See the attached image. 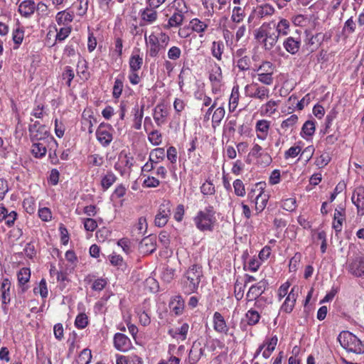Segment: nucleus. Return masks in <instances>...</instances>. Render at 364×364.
I'll use <instances>...</instances> for the list:
<instances>
[{
	"mask_svg": "<svg viewBox=\"0 0 364 364\" xmlns=\"http://www.w3.org/2000/svg\"><path fill=\"white\" fill-rule=\"evenodd\" d=\"M301 41L299 37L294 38L289 36L283 42L284 49L290 54H296L301 47Z\"/></svg>",
	"mask_w": 364,
	"mask_h": 364,
	"instance_id": "19",
	"label": "nucleus"
},
{
	"mask_svg": "<svg viewBox=\"0 0 364 364\" xmlns=\"http://www.w3.org/2000/svg\"><path fill=\"white\" fill-rule=\"evenodd\" d=\"M140 16L141 21L148 24H151L156 21L158 18V13L155 9L149 6L140 11Z\"/></svg>",
	"mask_w": 364,
	"mask_h": 364,
	"instance_id": "28",
	"label": "nucleus"
},
{
	"mask_svg": "<svg viewBox=\"0 0 364 364\" xmlns=\"http://www.w3.org/2000/svg\"><path fill=\"white\" fill-rule=\"evenodd\" d=\"M224 48V43L222 41H213L211 46V53L213 56L218 60H221Z\"/></svg>",
	"mask_w": 364,
	"mask_h": 364,
	"instance_id": "40",
	"label": "nucleus"
},
{
	"mask_svg": "<svg viewBox=\"0 0 364 364\" xmlns=\"http://www.w3.org/2000/svg\"><path fill=\"white\" fill-rule=\"evenodd\" d=\"M145 41L149 55L151 58H156L161 51L165 50L170 41V37L164 32L157 34L151 33L148 37L145 35Z\"/></svg>",
	"mask_w": 364,
	"mask_h": 364,
	"instance_id": "2",
	"label": "nucleus"
},
{
	"mask_svg": "<svg viewBox=\"0 0 364 364\" xmlns=\"http://www.w3.org/2000/svg\"><path fill=\"white\" fill-rule=\"evenodd\" d=\"M274 24L272 27L270 23H263L255 34L256 38H263L265 50H271L278 41L279 35L274 31Z\"/></svg>",
	"mask_w": 364,
	"mask_h": 364,
	"instance_id": "5",
	"label": "nucleus"
},
{
	"mask_svg": "<svg viewBox=\"0 0 364 364\" xmlns=\"http://www.w3.org/2000/svg\"><path fill=\"white\" fill-rule=\"evenodd\" d=\"M117 181V176L112 171H107L102 176L101 180V186L104 191L109 189Z\"/></svg>",
	"mask_w": 364,
	"mask_h": 364,
	"instance_id": "39",
	"label": "nucleus"
},
{
	"mask_svg": "<svg viewBox=\"0 0 364 364\" xmlns=\"http://www.w3.org/2000/svg\"><path fill=\"white\" fill-rule=\"evenodd\" d=\"M75 77V73L73 69L70 66L65 67L63 72L62 73V78L65 81L66 85L70 87L71 85V82Z\"/></svg>",
	"mask_w": 364,
	"mask_h": 364,
	"instance_id": "56",
	"label": "nucleus"
},
{
	"mask_svg": "<svg viewBox=\"0 0 364 364\" xmlns=\"http://www.w3.org/2000/svg\"><path fill=\"white\" fill-rule=\"evenodd\" d=\"M189 26L191 31L198 33L200 37H203V33L208 27L205 22L200 21L198 18H195L191 20L189 22Z\"/></svg>",
	"mask_w": 364,
	"mask_h": 364,
	"instance_id": "30",
	"label": "nucleus"
},
{
	"mask_svg": "<svg viewBox=\"0 0 364 364\" xmlns=\"http://www.w3.org/2000/svg\"><path fill=\"white\" fill-rule=\"evenodd\" d=\"M175 275V269L171 267H165L161 273V279L167 283L171 282Z\"/></svg>",
	"mask_w": 364,
	"mask_h": 364,
	"instance_id": "62",
	"label": "nucleus"
},
{
	"mask_svg": "<svg viewBox=\"0 0 364 364\" xmlns=\"http://www.w3.org/2000/svg\"><path fill=\"white\" fill-rule=\"evenodd\" d=\"M239 85H236L233 86L231 92V95L229 99V110L230 112H234L238 106L240 99V91Z\"/></svg>",
	"mask_w": 364,
	"mask_h": 364,
	"instance_id": "35",
	"label": "nucleus"
},
{
	"mask_svg": "<svg viewBox=\"0 0 364 364\" xmlns=\"http://www.w3.org/2000/svg\"><path fill=\"white\" fill-rule=\"evenodd\" d=\"M77 73L80 78L87 80L90 77V73L87 70V62L83 58H80L77 64Z\"/></svg>",
	"mask_w": 364,
	"mask_h": 364,
	"instance_id": "42",
	"label": "nucleus"
},
{
	"mask_svg": "<svg viewBox=\"0 0 364 364\" xmlns=\"http://www.w3.org/2000/svg\"><path fill=\"white\" fill-rule=\"evenodd\" d=\"M202 277L203 272L200 266L197 264L191 266L184 275V280L183 282V292L186 294L195 292L198 288Z\"/></svg>",
	"mask_w": 364,
	"mask_h": 364,
	"instance_id": "3",
	"label": "nucleus"
},
{
	"mask_svg": "<svg viewBox=\"0 0 364 364\" xmlns=\"http://www.w3.org/2000/svg\"><path fill=\"white\" fill-rule=\"evenodd\" d=\"M23 208H25L26 211L29 214H33L36 211V203L35 200L33 197H29L26 199H24L23 203Z\"/></svg>",
	"mask_w": 364,
	"mask_h": 364,
	"instance_id": "61",
	"label": "nucleus"
},
{
	"mask_svg": "<svg viewBox=\"0 0 364 364\" xmlns=\"http://www.w3.org/2000/svg\"><path fill=\"white\" fill-rule=\"evenodd\" d=\"M234 192L240 197L245 196L246 192L243 182L240 179H236L233 182Z\"/></svg>",
	"mask_w": 364,
	"mask_h": 364,
	"instance_id": "59",
	"label": "nucleus"
},
{
	"mask_svg": "<svg viewBox=\"0 0 364 364\" xmlns=\"http://www.w3.org/2000/svg\"><path fill=\"white\" fill-rule=\"evenodd\" d=\"M245 318L249 326H255L257 324L260 320V312L254 308H251L246 312Z\"/></svg>",
	"mask_w": 364,
	"mask_h": 364,
	"instance_id": "37",
	"label": "nucleus"
},
{
	"mask_svg": "<svg viewBox=\"0 0 364 364\" xmlns=\"http://www.w3.org/2000/svg\"><path fill=\"white\" fill-rule=\"evenodd\" d=\"M113 129L109 124L101 123L96 131L98 141L103 146H108L112 141Z\"/></svg>",
	"mask_w": 364,
	"mask_h": 364,
	"instance_id": "8",
	"label": "nucleus"
},
{
	"mask_svg": "<svg viewBox=\"0 0 364 364\" xmlns=\"http://www.w3.org/2000/svg\"><path fill=\"white\" fill-rule=\"evenodd\" d=\"M92 359L91 350L88 348L83 349L77 357L78 364H89Z\"/></svg>",
	"mask_w": 364,
	"mask_h": 364,
	"instance_id": "51",
	"label": "nucleus"
},
{
	"mask_svg": "<svg viewBox=\"0 0 364 364\" xmlns=\"http://www.w3.org/2000/svg\"><path fill=\"white\" fill-rule=\"evenodd\" d=\"M165 149L164 148H156L153 149L149 154V161L159 164L165 158Z\"/></svg>",
	"mask_w": 364,
	"mask_h": 364,
	"instance_id": "41",
	"label": "nucleus"
},
{
	"mask_svg": "<svg viewBox=\"0 0 364 364\" xmlns=\"http://www.w3.org/2000/svg\"><path fill=\"white\" fill-rule=\"evenodd\" d=\"M185 19V16H182L181 14H172L170 18L168 20L166 24L164 26V28L170 29L171 28H178L180 27Z\"/></svg>",
	"mask_w": 364,
	"mask_h": 364,
	"instance_id": "34",
	"label": "nucleus"
},
{
	"mask_svg": "<svg viewBox=\"0 0 364 364\" xmlns=\"http://www.w3.org/2000/svg\"><path fill=\"white\" fill-rule=\"evenodd\" d=\"M134 158L126 154L121 153L117 162L114 165L116 171H119L122 176L130 173L134 164Z\"/></svg>",
	"mask_w": 364,
	"mask_h": 364,
	"instance_id": "10",
	"label": "nucleus"
},
{
	"mask_svg": "<svg viewBox=\"0 0 364 364\" xmlns=\"http://www.w3.org/2000/svg\"><path fill=\"white\" fill-rule=\"evenodd\" d=\"M338 341L347 351L356 354L364 353V344L358 338L349 331H342L338 336Z\"/></svg>",
	"mask_w": 364,
	"mask_h": 364,
	"instance_id": "4",
	"label": "nucleus"
},
{
	"mask_svg": "<svg viewBox=\"0 0 364 364\" xmlns=\"http://www.w3.org/2000/svg\"><path fill=\"white\" fill-rule=\"evenodd\" d=\"M113 343L114 348L122 352H126L132 348L130 339L124 334L117 333L114 336Z\"/></svg>",
	"mask_w": 364,
	"mask_h": 364,
	"instance_id": "12",
	"label": "nucleus"
},
{
	"mask_svg": "<svg viewBox=\"0 0 364 364\" xmlns=\"http://www.w3.org/2000/svg\"><path fill=\"white\" fill-rule=\"evenodd\" d=\"M209 80L211 83L212 92L213 94L220 93L223 86V74L221 68L218 65L215 64L213 67L209 75Z\"/></svg>",
	"mask_w": 364,
	"mask_h": 364,
	"instance_id": "9",
	"label": "nucleus"
},
{
	"mask_svg": "<svg viewBox=\"0 0 364 364\" xmlns=\"http://www.w3.org/2000/svg\"><path fill=\"white\" fill-rule=\"evenodd\" d=\"M31 151L35 157L41 158L46 155V148L42 143H33Z\"/></svg>",
	"mask_w": 364,
	"mask_h": 364,
	"instance_id": "53",
	"label": "nucleus"
},
{
	"mask_svg": "<svg viewBox=\"0 0 364 364\" xmlns=\"http://www.w3.org/2000/svg\"><path fill=\"white\" fill-rule=\"evenodd\" d=\"M36 4L33 0H25L18 6V11L23 16L28 17L34 13Z\"/></svg>",
	"mask_w": 364,
	"mask_h": 364,
	"instance_id": "29",
	"label": "nucleus"
},
{
	"mask_svg": "<svg viewBox=\"0 0 364 364\" xmlns=\"http://www.w3.org/2000/svg\"><path fill=\"white\" fill-rule=\"evenodd\" d=\"M188 330L189 325L187 323H184L176 329H170L168 333L173 338L183 341L187 338Z\"/></svg>",
	"mask_w": 364,
	"mask_h": 364,
	"instance_id": "24",
	"label": "nucleus"
},
{
	"mask_svg": "<svg viewBox=\"0 0 364 364\" xmlns=\"http://www.w3.org/2000/svg\"><path fill=\"white\" fill-rule=\"evenodd\" d=\"M257 16L260 18L271 16L275 12L274 6L269 4H264L258 6L255 10Z\"/></svg>",
	"mask_w": 364,
	"mask_h": 364,
	"instance_id": "31",
	"label": "nucleus"
},
{
	"mask_svg": "<svg viewBox=\"0 0 364 364\" xmlns=\"http://www.w3.org/2000/svg\"><path fill=\"white\" fill-rule=\"evenodd\" d=\"M245 17L244 10L240 6H235L232 9L231 20L235 23H240Z\"/></svg>",
	"mask_w": 364,
	"mask_h": 364,
	"instance_id": "57",
	"label": "nucleus"
},
{
	"mask_svg": "<svg viewBox=\"0 0 364 364\" xmlns=\"http://www.w3.org/2000/svg\"><path fill=\"white\" fill-rule=\"evenodd\" d=\"M35 294L39 293L43 299H45L48 295V290L47 283L45 279H42L37 287L33 289Z\"/></svg>",
	"mask_w": 364,
	"mask_h": 364,
	"instance_id": "55",
	"label": "nucleus"
},
{
	"mask_svg": "<svg viewBox=\"0 0 364 364\" xmlns=\"http://www.w3.org/2000/svg\"><path fill=\"white\" fill-rule=\"evenodd\" d=\"M170 7L173 9V14L185 16L188 12V6L184 0H173L170 4Z\"/></svg>",
	"mask_w": 364,
	"mask_h": 364,
	"instance_id": "36",
	"label": "nucleus"
},
{
	"mask_svg": "<svg viewBox=\"0 0 364 364\" xmlns=\"http://www.w3.org/2000/svg\"><path fill=\"white\" fill-rule=\"evenodd\" d=\"M315 130V122L312 120H308L304 124L301 134L303 137L311 136L314 134Z\"/></svg>",
	"mask_w": 364,
	"mask_h": 364,
	"instance_id": "44",
	"label": "nucleus"
},
{
	"mask_svg": "<svg viewBox=\"0 0 364 364\" xmlns=\"http://www.w3.org/2000/svg\"><path fill=\"white\" fill-rule=\"evenodd\" d=\"M148 139L150 143L156 146L161 143L162 136L158 130H152L148 134Z\"/></svg>",
	"mask_w": 364,
	"mask_h": 364,
	"instance_id": "60",
	"label": "nucleus"
},
{
	"mask_svg": "<svg viewBox=\"0 0 364 364\" xmlns=\"http://www.w3.org/2000/svg\"><path fill=\"white\" fill-rule=\"evenodd\" d=\"M205 348L200 341H194L188 354L189 364H196L204 355Z\"/></svg>",
	"mask_w": 364,
	"mask_h": 364,
	"instance_id": "16",
	"label": "nucleus"
},
{
	"mask_svg": "<svg viewBox=\"0 0 364 364\" xmlns=\"http://www.w3.org/2000/svg\"><path fill=\"white\" fill-rule=\"evenodd\" d=\"M345 220V209L340 206L336 208L334 212L333 228L336 232H341L342 230L343 223Z\"/></svg>",
	"mask_w": 364,
	"mask_h": 364,
	"instance_id": "25",
	"label": "nucleus"
},
{
	"mask_svg": "<svg viewBox=\"0 0 364 364\" xmlns=\"http://www.w3.org/2000/svg\"><path fill=\"white\" fill-rule=\"evenodd\" d=\"M156 237L150 235L144 237L139 244V250L144 254H151L156 250Z\"/></svg>",
	"mask_w": 364,
	"mask_h": 364,
	"instance_id": "22",
	"label": "nucleus"
},
{
	"mask_svg": "<svg viewBox=\"0 0 364 364\" xmlns=\"http://www.w3.org/2000/svg\"><path fill=\"white\" fill-rule=\"evenodd\" d=\"M144 105L141 106V109H139L137 106H136L134 109V128L135 129H140L141 127V122L142 118L144 116Z\"/></svg>",
	"mask_w": 364,
	"mask_h": 364,
	"instance_id": "46",
	"label": "nucleus"
},
{
	"mask_svg": "<svg viewBox=\"0 0 364 364\" xmlns=\"http://www.w3.org/2000/svg\"><path fill=\"white\" fill-rule=\"evenodd\" d=\"M88 324V318L85 314H80L77 316L75 325L77 328H85Z\"/></svg>",
	"mask_w": 364,
	"mask_h": 364,
	"instance_id": "64",
	"label": "nucleus"
},
{
	"mask_svg": "<svg viewBox=\"0 0 364 364\" xmlns=\"http://www.w3.org/2000/svg\"><path fill=\"white\" fill-rule=\"evenodd\" d=\"M29 134L31 140L40 141L48 136V131L45 125L41 124L38 122H35L29 126Z\"/></svg>",
	"mask_w": 364,
	"mask_h": 364,
	"instance_id": "11",
	"label": "nucleus"
},
{
	"mask_svg": "<svg viewBox=\"0 0 364 364\" xmlns=\"http://www.w3.org/2000/svg\"><path fill=\"white\" fill-rule=\"evenodd\" d=\"M11 282L9 279L5 278L3 279L0 290L1 291V301L2 303L6 304L10 302V288Z\"/></svg>",
	"mask_w": 364,
	"mask_h": 364,
	"instance_id": "33",
	"label": "nucleus"
},
{
	"mask_svg": "<svg viewBox=\"0 0 364 364\" xmlns=\"http://www.w3.org/2000/svg\"><path fill=\"white\" fill-rule=\"evenodd\" d=\"M169 307L176 315H180L183 312L184 302L181 296H176L170 301Z\"/></svg>",
	"mask_w": 364,
	"mask_h": 364,
	"instance_id": "38",
	"label": "nucleus"
},
{
	"mask_svg": "<svg viewBox=\"0 0 364 364\" xmlns=\"http://www.w3.org/2000/svg\"><path fill=\"white\" fill-rule=\"evenodd\" d=\"M225 110L224 107H219L213 112V117H212V123L213 127H215L217 126H219L221 121L225 117Z\"/></svg>",
	"mask_w": 364,
	"mask_h": 364,
	"instance_id": "45",
	"label": "nucleus"
},
{
	"mask_svg": "<svg viewBox=\"0 0 364 364\" xmlns=\"http://www.w3.org/2000/svg\"><path fill=\"white\" fill-rule=\"evenodd\" d=\"M168 110L163 105H157L154 109L153 117L156 124L161 127L166 122Z\"/></svg>",
	"mask_w": 364,
	"mask_h": 364,
	"instance_id": "21",
	"label": "nucleus"
},
{
	"mask_svg": "<svg viewBox=\"0 0 364 364\" xmlns=\"http://www.w3.org/2000/svg\"><path fill=\"white\" fill-rule=\"evenodd\" d=\"M244 91L246 97L260 101H264L270 96L269 88L255 82L247 85L245 87Z\"/></svg>",
	"mask_w": 364,
	"mask_h": 364,
	"instance_id": "6",
	"label": "nucleus"
},
{
	"mask_svg": "<svg viewBox=\"0 0 364 364\" xmlns=\"http://www.w3.org/2000/svg\"><path fill=\"white\" fill-rule=\"evenodd\" d=\"M215 212L213 206L205 207L199 210L193 218V222L198 230L202 232H212L216 223Z\"/></svg>",
	"mask_w": 364,
	"mask_h": 364,
	"instance_id": "1",
	"label": "nucleus"
},
{
	"mask_svg": "<svg viewBox=\"0 0 364 364\" xmlns=\"http://www.w3.org/2000/svg\"><path fill=\"white\" fill-rule=\"evenodd\" d=\"M353 203L356 206L358 214L364 215V187H357L351 198Z\"/></svg>",
	"mask_w": 364,
	"mask_h": 364,
	"instance_id": "15",
	"label": "nucleus"
},
{
	"mask_svg": "<svg viewBox=\"0 0 364 364\" xmlns=\"http://www.w3.org/2000/svg\"><path fill=\"white\" fill-rule=\"evenodd\" d=\"M271 127V122L267 119H259L255 124V132L257 138L264 141L267 139Z\"/></svg>",
	"mask_w": 364,
	"mask_h": 364,
	"instance_id": "14",
	"label": "nucleus"
},
{
	"mask_svg": "<svg viewBox=\"0 0 364 364\" xmlns=\"http://www.w3.org/2000/svg\"><path fill=\"white\" fill-rule=\"evenodd\" d=\"M96 123V119L92 117V112L90 109H85L82 115V129L88 133L93 132L92 126Z\"/></svg>",
	"mask_w": 364,
	"mask_h": 364,
	"instance_id": "23",
	"label": "nucleus"
},
{
	"mask_svg": "<svg viewBox=\"0 0 364 364\" xmlns=\"http://www.w3.org/2000/svg\"><path fill=\"white\" fill-rule=\"evenodd\" d=\"M143 64V58L139 55H132L129 59L130 70L138 71Z\"/></svg>",
	"mask_w": 364,
	"mask_h": 364,
	"instance_id": "49",
	"label": "nucleus"
},
{
	"mask_svg": "<svg viewBox=\"0 0 364 364\" xmlns=\"http://www.w3.org/2000/svg\"><path fill=\"white\" fill-rule=\"evenodd\" d=\"M73 12L69 11L68 9L58 12L55 16L56 22L59 26L63 25L66 26L73 21Z\"/></svg>",
	"mask_w": 364,
	"mask_h": 364,
	"instance_id": "27",
	"label": "nucleus"
},
{
	"mask_svg": "<svg viewBox=\"0 0 364 364\" xmlns=\"http://www.w3.org/2000/svg\"><path fill=\"white\" fill-rule=\"evenodd\" d=\"M265 290V282H259L252 286L249 289L247 294L246 299L247 302L252 301L258 299L264 291Z\"/></svg>",
	"mask_w": 364,
	"mask_h": 364,
	"instance_id": "18",
	"label": "nucleus"
},
{
	"mask_svg": "<svg viewBox=\"0 0 364 364\" xmlns=\"http://www.w3.org/2000/svg\"><path fill=\"white\" fill-rule=\"evenodd\" d=\"M265 186L266 184L263 182H259L255 184L248 193V199L250 201L254 202L256 200L257 195L260 194L263 189L265 188Z\"/></svg>",
	"mask_w": 364,
	"mask_h": 364,
	"instance_id": "43",
	"label": "nucleus"
},
{
	"mask_svg": "<svg viewBox=\"0 0 364 364\" xmlns=\"http://www.w3.org/2000/svg\"><path fill=\"white\" fill-rule=\"evenodd\" d=\"M213 323V328L216 332L228 335L229 327L228 326L224 317L218 311L214 313Z\"/></svg>",
	"mask_w": 364,
	"mask_h": 364,
	"instance_id": "17",
	"label": "nucleus"
},
{
	"mask_svg": "<svg viewBox=\"0 0 364 364\" xmlns=\"http://www.w3.org/2000/svg\"><path fill=\"white\" fill-rule=\"evenodd\" d=\"M269 195L267 193L264 189L261 192L260 194L257 195L256 200L254 201L255 203V209L259 213L262 212L266 207Z\"/></svg>",
	"mask_w": 364,
	"mask_h": 364,
	"instance_id": "32",
	"label": "nucleus"
},
{
	"mask_svg": "<svg viewBox=\"0 0 364 364\" xmlns=\"http://www.w3.org/2000/svg\"><path fill=\"white\" fill-rule=\"evenodd\" d=\"M298 289L296 287L291 288L281 306L282 311L289 314L293 311L298 296Z\"/></svg>",
	"mask_w": 364,
	"mask_h": 364,
	"instance_id": "13",
	"label": "nucleus"
},
{
	"mask_svg": "<svg viewBox=\"0 0 364 364\" xmlns=\"http://www.w3.org/2000/svg\"><path fill=\"white\" fill-rule=\"evenodd\" d=\"M278 106L279 101H276L272 99L261 106L260 114L263 116L271 117L276 113Z\"/></svg>",
	"mask_w": 364,
	"mask_h": 364,
	"instance_id": "26",
	"label": "nucleus"
},
{
	"mask_svg": "<svg viewBox=\"0 0 364 364\" xmlns=\"http://www.w3.org/2000/svg\"><path fill=\"white\" fill-rule=\"evenodd\" d=\"M245 284L237 279L235 283L234 293L237 301L241 300L244 296Z\"/></svg>",
	"mask_w": 364,
	"mask_h": 364,
	"instance_id": "54",
	"label": "nucleus"
},
{
	"mask_svg": "<svg viewBox=\"0 0 364 364\" xmlns=\"http://www.w3.org/2000/svg\"><path fill=\"white\" fill-rule=\"evenodd\" d=\"M298 122V117L296 114H292L281 124V128L285 131L292 130Z\"/></svg>",
	"mask_w": 364,
	"mask_h": 364,
	"instance_id": "50",
	"label": "nucleus"
},
{
	"mask_svg": "<svg viewBox=\"0 0 364 364\" xmlns=\"http://www.w3.org/2000/svg\"><path fill=\"white\" fill-rule=\"evenodd\" d=\"M275 70V66L272 63L269 61H264L262 64L257 68L256 72L257 75H262L265 73H274Z\"/></svg>",
	"mask_w": 364,
	"mask_h": 364,
	"instance_id": "47",
	"label": "nucleus"
},
{
	"mask_svg": "<svg viewBox=\"0 0 364 364\" xmlns=\"http://www.w3.org/2000/svg\"><path fill=\"white\" fill-rule=\"evenodd\" d=\"M38 16L41 18L48 17L50 14V9L48 6L44 4L43 2H39L37 5H36V10Z\"/></svg>",
	"mask_w": 364,
	"mask_h": 364,
	"instance_id": "58",
	"label": "nucleus"
},
{
	"mask_svg": "<svg viewBox=\"0 0 364 364\" xmlns=\"http://www.w3.org/2000/svg\"><path fill=\"white\" fill-rule=\"evenodd\" d=\"M200 191L203 195H213L215 192V189L211 181H206L200 186Z\"/></svg>",
	"mask_w": 364,
	"mask_h": 364,
	"instance_id": "63",
	"label": "nucleus"
},
{
	"mask_svg": "<svg viewBox=\"0 0 364 364\" xmlns=\"http://www.w3.org/2000/svg\"><path fill=\"white\" fill-rule=\"evenodd\" d=\"M171 203L167 200L164 201L160 205L154 219L156 226L161 228L166 225L171 215Z\"/></svg>",
	"mask_w": 364,
	"mask_h": 364,
	"instance_id": "7",
	"label": "nucleus"
},
{
	"mask_svg": "<svg viewBox=\"0 0 364 364\" xmlns=\"http://www.w3.org/2000/svg\"><path fill=\"white\" fill-rule=\"evenodd\" d=\"M18 282L20 285H25L28 282L31 277V271L29 268L23 267L21 268L17 274Z\"/></svg>",
	"mask_w": 364,
	"mask_h": 364,
	"instance_id": "48",
	"label": "nucleus"
},
{
	"mask_svg": "<svg viewBox=\"0 0 364 364\" xmlns=\"http://www.w3.org/2000/svg\"><path fill=\"white\" fill-rule=\"evenodd\" d=\"M278 35L287 36L289 31V22L287 19H281L277 25Z\"/></svg>",
	"mask_w": 364,
	"mask_h": 364,
	"instance_id": "52",
	"label": "nucleus"
},
{
	"mask_svg": "<svg viewBox=\"0 0 364 364\" xmlns=\"http://www.w3.org/2000/svg\"><path fill=\"white\" fill-rule=\"evenodd\" d=\"M348 271L353 275L360 277H364V257H356L348 265Z\"/></svg>",
	"mask_w": 364,
	"mask_h": 364,
	"instance_id": "20",
	"label": "nucleus"
}]
</instances>
